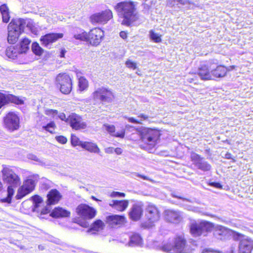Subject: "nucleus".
I'll list each match as a JSON object with an SVG mask.
<instances>
[{"mask_svg": "<svg viewBox=\"0 0 253 253\" xmlns=\"http://www.w3.org/2000/svg\"><path fill=\"white\" fill-rule=\"evenodd\" d=\"M114 151V149L113 147H108L105 149V152L107 154H112Z\"/></svg>", "mask_w": 253, "mask_h": 253, "instance_id": "obj_55", "label": "nucleus"}, {"mask_svg": "<svg viewBox=\"0 0 253 253\" xmlns=\"http://www.w3.org/2000/svg\"><path fill=\"white\" fill-rule=\"evenodd\" d=\"M143 212V204L141 202H138L133 205L129 215L132 220L137 221L141 218Z\"/></svg>", "mask_w": 253, "mask_h": 253, "instance_id": "obj_21", "label": "nucleus"}, {"mask_svg": "<svg viewBox=\"0 0 253 253\" xmlns=\"http://www.w3.org/2000/svg\"><path fill=\"white\" fill-rule=\"evenodd\" d=\"M2 178L4 182L11 186H17L20 184V177L6 165L2 166Z\"/></svg>", "mask_w": 253, "mask_h": 253, "instance_id": "obj_8", "label": "nucleus"}, {"mask_svg": "<svg viewBox=\"0 0 253 253\" xmlns=\"http://www.w3.org/2000/svg\"><path fill=\"white\" fill-rule=\"evenodd\" d=\"M238 249L239 253H252L253 250V240L248 237H241Z\"/></svg>", "mask_w": 253, "mask_h": 253, "instance_id": "obj_18", "label": "nucleus"}, {"mask_svg": "<svg viewBox=\"0 0 253 253\" xmlns=\"http://www.w3.org/2000/svg\"><path fill=\"white\" fill-rule=\"evenodd\" d=\"M0 11L2 15V21L7 23L10 19L9 9L6 5L3 4L0 6Z\"/></svg>", "mask_w": 253, "mask_h": 253, "instance_id": "obj_36", "label": "nucleus"}, {"mask_svg": "<svg viewBox=\"0 0 253 253\" xmlns=\"http://www.w3.org/2000/svg\"><path fill=\"white\" fill-rule=\"evenodd\" d=\"M142 244V239L139 234H134L130 237L128 242L129 246H141Z\"/></svg>", "mask_w": 253, "mask_h": 253, "instance_id": "obj_34", "label": "nucleus"}, {"mask_svg": "<svg viewBox=\"0 0 253 253\" xmlns=\"http://www.w3.org/2000/svg\"><path fill=\"white\" fill-rule=\"evenodd\" d=\"M32 51L36 55L38 56H41L43 52V49L40 46L39 44L37 42H35L32 43Z\"/></svg>", "mask_w": 253, "mask_h": 253, "instance_id": "obj_39", "label": "nucleus"}, {"mask_svg": "<svg viewBox=\"0 0 253 253\" xmlns=\"http://www.w3.org/2000/svg\"><path fill=\"white\" fill-rule=\"evenodd\" d=\"M127 119L129 122L133 123L143 125L144 122L149 121V116L146 114L140 113L137 116L136 119L133 117H125Z\"/></svg>", "mask_w": 253, "mask_h": 253, "instance_id": "obj_30", "label": "nucleus"}, {"mask_svg": "<svg viewBox=\"0 0 253 253\" xmlns=\"http://www.w3.org/2000/svg\"><path fill=\"white\" fill-rule=\"evenodd\" d=\"M6 55L9 58L14 59L17 57L18 55L22 54L21 51L18 47V45L8 46L5 51Z\"/></svg>", "mask_w": 253, "mask_h": 253, "instance_id": "obj_31", "label": "nucleus"}, {"mask_svg": "<svg viewBox=\"0 0 253 253\" xmlns=\"http://www.w3.org/2000/svg\"><path fill=\"white\" fill-rule=\"evenodd\" d=\"M113 17L112 11L109 9L96 12L89 17L90 22L93 25L105 24Z\"/></svg>", "mask_w": 253, "mask_h": 253, "instance_id": "obj_9", "label": "nucleus"}, {"mask_svg": "<svg viewBox=\"0 0 253 253\" xmlns=\"http://www.w3.org/2000/svg\"><path fill=\"white\" fill-rule=\"evenodd\" d=\"M125 221L124 216L111 215L106 217V222L112 227L123 224Z\"/></svg>", "mask_w": 253, "mask_h": 253, "instance_id": "obj_23", "label": "nucleus"}, {"mask_svg": "<svg viewBox=\"0 0 253 253\" xmlns=\"http://www.w3.org/2000/svg\"><path fill=\"white\" fill-rule=\"evenodd\" d=\"M35 181L32 178H28L23 181V184L18 188L16 198L21 199L31 193L35 189Z\"/></svg>", "mask_w": 253, "mask_h": 253, "instance_id": "obj_12", "label": "nucleus"}, {"mask_svg": "<svg viewBox=\"0 0 253 253\" xmlns=\"http://www.w3.org/2000/svg\"><path fill=\"white\" fill-rule=\"evenodd\" d=\"M55 126V125L54 123L50 122L49 124H48L46 126H43L42 128L44 130L52 133H53V132L54 131Z\"/></svg>", "mask_w": 253, "mask_h": 253, "instance_id": "obj_44", "label": "nucleus"}, {"mask_svg": "<svg viewBox=\"0 0 253 253\" xmlns=\"http://www.w3.org/2000/svg\"><path fill=\"white\" fill-rule=\"evenodd\" d=\"M31 30L32 33H33L34 34H35L36 35L38 34V30L36 28H31Z\"/></svg>", "mask_w": 253, "mask_h": 253, "instance_id": "obj_60", "label": "nucleus"}, {"mask_svg": "<svg viewBox=\"0 0 253 253\" xmlns=\"http://www.w3.org/2000/svg\"><path fill=\"white\" fill-rule=\"evenodd\" d=\"M0 202L1 203H7V204H10L11 202V198L8 197L0 199Z\"/></svg>", "mask_w": 253, "mask_h": 253, "instance_id": "obj_53", "label": "nucleus"}, {"mask_svg": "<svg viewBox=\"0 0 253 253\" xmlns=\"http://www.w3.org/2000/svg\"><path fill=\"white\" fill-rule=\"evenodd\" d=\"M31 41L26 38H23L20 42L18 47L22 53H26L29 49V44Z\"/></svg>", "mask_w": 253, "mask_h": 253, "instance_id": "obj_37", "label": "nucleus"}, {"mask_svg": "<svg viewBox=\"0 0 253 253\" xmlns=\"http://www.w3.org/2000/svg\"><path fill=\"white\" fill-rule=\"evenodd\" d=\"M211 228V223L203 221L192 223L190 226V231L194 236L197 237L210 231Z\"/></svg>", "mask_w": 253, "mask_h": 253, "instance_id": "obj_13", "label": "nucleus"}, {"mask_svg": "<svg viewBox=\"0 0 253 253\" xmlns=\"http://www.w3.org/2000/svg\"><path fill=\"white\" fill-rule=\"evenodd\" d=\"M172 196L174 197H177L180 199H181L183 202V203L181 204L182 205L183 207H184V208L186 209H187V210L192 211H194L195 212H201V210L199 208L195 207H193V206L188 205L187 203H189V201L187 199H184V198H182L180 197H178L177 196H175L174 194H172Z\"/></svg>", "mask_w": 253, "mask_h": 253, "instance_id": "obj_35", "label": "nucleus"}, {"mask_svg": "<svg viewBox=\"0 0 253 253\" xmlns=\"http://www.w3.org/2000/svg\"><path fill=\"white\" fill-rule=\"evenodd\" d=\"M126 65L127 68L132 69L133 70L135 69L137 67L136 63L130 60H127L126 62Z\"/></svg>", "mask_w": 253, "mask_h": 253, "instance_id": "obj_47", "label": "nucleus"}, {"mask_svg": "<svg viewBox=\"0 0 253 253\" xmlns=\"http://www.w3.org/2000/svg\"><path fill=\"white\" fill-rule=\"evenodd\" d=\"M120 37L123 39H126L127 38V33L125 31H121L120 33Z\"/></svg>", "mask_w": 253, "mask_h": 253, "instance_id": "obj_58", "label": "nucleus"}, {"mask_svg": "<svg viewBox=\"0 0 253 253\" xmlns=\"http://www.w3.org/2000/svg\"><path fill=\"white\" fill-rule=\"evenodd\" d=\"M162 250L169 253H189L190 247L186 244L183 235L176 236L172 244L168 243L162 247Z\"/></svg>", "mask_w": 253, "mask_h": 253, "instance_id": "obj_2", "label": "nucleus"}, {"mask_svg": "<svg viewBox=\"0 0 253 253\" xmlns=\"http://www.w3.org/2000/svg\"><path fill=\"white\" fill-rule=\"evenodd\" d=\"M9 102L14 103L20 105L24 104V101L17 97L7 92H0V108L4 104Z\"/></svg>", "mask_w": 253, "mask_h": 253, "instance_id": "obj_19", "label": "nucleus"}, {"mask_svg": "<svg viewBox=\"0 0 253 253\" xmlns=\"http://www.w3.org/2000/svg\"><path fill=\"white\" fill-rule=\"evenodd\" d=\"M117 155H120L122 153V150L120 148H117L114 149V151Z\"/></svg>", "mask_w": 253, "mask_h": 253, "instance_id": "obj_59", "label": "nucleus"}, {"mask_svg": "<svg viewBox=\"0 0 253 253\" xmlns=\"http://www.w3.org/2000/svg\"><path fill=\"white\" fill-rule=\"evenodd\" d=\"M225 72V69L222 67H216L213 69L211 65H204L199 68L198 74L203 80H211L223 77Z\"/></svg>", "mask_w": 253, "mask_h": 253, "instance_id": "obj_3", "label": "nucleus"}, {"mask_svg": "<svg viewBox=\"0 0 253 253\" xmlns=\"http://www.w3.org/2000/svg\"><path fill=\"white\" fill-rule=\"evenodd\" d=\"M110 197L112 198L114 197H124L125 196V194L124 193L119 192H113L110 194Z\"/></svg>", "mask_w": 253, "mask_h": 253, "instance_id": "obj_50", "label": "nucleus"}, {"mask_svg": "<svg viewBox=\"0 0 253 253\" xmlns=\"http://www.w3.org/2000/svg\"><path fill=\"white\" fill-rule=\"evenodd\" d=\"M81 73L77 72V77L78 79V87L80 91H83L88 87V83L87 80L84 77L81 76Z\"/></svg>", "mask_w": 253, "mask_h": 253, "instance_id": "obj_33", "label": "nucleus"}, {"mask_svg": "<svg viewBox=\"0 0 253 253\" xmlns=\"http://www.w3.org/2000/svg\"><path fill=\"white\" fill-rule=\"evenodd\" d=\"M191 158L196 166L198 165V162H200L203 159L199 155L194 153L191 154Z\"/></svg>", "mask_w": 253, "mask_h": 253, "instance_id": "obj_45", "label": "nucleus"}, {"mask_svg": "<svg viewBox=\"0 0 253 253\" xmlns=\"http://www.w3.org/2000/svg\"><path fill=\"white\" fill-rule=\"evenodd\" d=\"M3 126L7 130L13 132L20 128V116L15 112L10 111L3 117Z\"/></svg>", "mask_w": 253, "mask_h": 253, "instance_id": "obj_6", "label": "nucleus"}, {"mask_svg": "<svg viewBox=\"0 0 253 253\" xmlns=\"http://www.w3.org/2000/svg\"><path fill=\"white\" fill-rule=\"evenodd\" d=\"M217 67H222L225 69V74L224 75V77L226 75L227 71H230L233 70L235 67V66H230L228 67H226L223 66H218Z\"/></svg>", "mask_w": 253, "mask_h": 253, "instance_id": "obj_52", "label": "nucleus"}, {"mask_svg": "<svg viewBox=\"0 0 253 253\" xmlns=\"http://www.w3.org/2000/svg\"><path fill=\"white\" fill-rule=\"evenodd\" d=\"M55 139L58 142L62 144H65L67 141V138L62 135L56 136Z\"/></svg>", "mask_w": 253, "mask_h": 253, "instance_id": "obj_49", "label": "nucleus"}, {"mask_svg": "<svg viewBox=\"0 0 253 253\" xmlns=\"http://www.w3.org/2000/svg\"><path fill=\"white\" fill-rule=\"evenodd\" d=\"M109 205L118 211H123L127 208L128 201L127 200H112Z\"/></svg>", "mask_w": 253, "mask_h": 253, "instance_id": "obj_24", "label": "nucleus"}, {"mask_svg": "<svg viewBox=\"0 0 253 253\" xmlns=\"http://www.w3.org/2000/svg\"><path fill=\"white\" fill-rule=\"evenodd\" d=\"M106 130L113 136L124 138L125 135V129L122 128L121 130L115 131V127L113 125H109L107 124L104 125Z\"/></svg>", "mask_w": 253, "mask_h": 253, "instance_id": "obj_27", "label": "nucleus"}, {"mask_svg": "<svg viewBox=\"0 0 253 253\" xmlns=\"http://www.w3.org/2000/svg\"><path fill=\"white\" fill-rule=\"evenodd\" d=\"M58 117L59 118H60L61 120L65 121L66 122L67 119L66 117V115L63 113H60L58 114Z\"/></svg>", "mask_w": 253, "mask_h": 253, "instance_id": "obj_57", "label": "nucleus"}, {"mask_svg": "<svg viewBox=\"0 0 253 253\" xmlns=\"http://www.w3.org/2000/svg\"><path fill=\"white\" fill-rule=\"evenodd\" d=\"M104 224L101 220H96L92 224L90 230L98 231L103 229Z\"/></svg>", "mask_w": 253, "mask_h": 253, "instance_id": "obj_40", "label": "nucleus"}, {"mask_svg": "<svg viewBox=\"0 0 253 253\" xmlns=\"http://www.w3.org/2000/svg\"><path fill=\"white\" fill-rule=\"evenodd\" d=\"M149 37L150 40L154 42L159 43L162 42V35L153 30L149 32Z\"/></svg>", "mask_w": 253, "mask_h": 253, "instance_id": "obj_38", "label": "nucleus"}, {"mask_svg": "<svg viewBox=\"0 0 253 253\" xmlns=\"http://www.w3.org/2000/svg\"><path fill=\"white\" fill-rule=\"evenodd\" d=\"M82 148L90 153L99 154L100 152L97 144L92 142L84 141L82 144Z\"/></svg>", "mask_w": 253, "mask_h": 253, "instance_id": "obj_29", "label": "nucleus"}, {"mask_svg": "<svg viewBox=\"0 0 253 253\" xmlns=\"http://www.w3.org/2000/svg\"><path fill=\"white\" fill-rule=\"evenodd\" d=\"M202 253H221L218 251L211 250V249H206L203 251Z\"/></svg>", "mask_w": 253, "mask_h": 253, "instance_id": "obj_54", "label": "nucleus"}, {"mask_svg": "<svg viewBox=\"0 0 253 253\" xmlns=\"http://www.w3.org/2000/svg\"><path fill=\"white\" fill-rule=\"evenodd\" d=\"M12 186H13L10 185L7 187V196L11 199L14 193V190L12 188Z\"/></svg>", "mask_w": 253, "mask_h": 253, "instance_id": "obj_51", "label": "nucleus"}, {"mask_svg": "<svg viewBox=\"0 0 253 253\" xmlns=\"http://www.w3.org/2000/svg\"><path fill=\"white\" fill-rule=\"evenodd\" d=\"M94 102H110L114 97L111 90L104 87L97 88L92 94Z\"/></svg>", "mask_w": 253, "mask_h": 253, "instance_id": "obj_10", "label": "nucleus"}, {"mask_svg": "<svg viewBox=\"0 0 253 253\" xmlns=\"http://www.w3.org/2000/svg\"><path fill=\"white\" fill-rule=\"evenodd\" d=\"M25 22L23 19H15L12 20L8 26V42L14 44L17 41L19 37L23 31Z\"/></svg>", "mask_w": 253, "mask_h": 253, "instance_id": "obj_4", "label": "nucleus"}, {"mask_svg": "<svg viewBox=\"0 0 253 253\" xmlns=\"http://www.w3.org/2000/svg\"><path fill=\"white\" fill-rule=\"evenodd\" d=\"M228 233V229L221 226H218L216 227L215 231V236H225Z\"/></svg>", "mask_w": 253, "mask_h": 253, "instance_id": "obj_41", "label": "nucleus"}, {"mask_svg": "<svg viewBox=\"0 0 253 253\" xmlns=\"http://www.w3.org/2000/svg\"><path fill=\"white\" fill-rule=\"evenodd\" d=\"M225 158H227V159H231V154L228 153H226L225 154Z\"/></svg>", "mask_w": 253, "mask_h": 253, "instance_id": "obj_62", "label": "nucleus"}, {"mask_svg": "<svg viewBox=\"0 0 253 253\" xmlns=\"http://www.w3.org/2000/svg\"><path fill=\"white\" fill-rule=\"evenodd\" d=\"M72 34L76 40L88 42V33L81 28H73L72 30Z\"/></svg>", "mask_w": 253, "mask_h": 253, "instance_id": "obj_25", "label": "nucleus"}, {"mask_svg": "<svg viewBox=\"0 0 253 253\" xmlns=\"http://www.w3.org/2000/svg\"><path fill=\"white\" fill-rule=\"evenodd\" d=\"M179 4L186 5L189 9H193L195 6L194 3L187 0H168L167 1V5L171 7Z\"/></svg>", "mask_w": 253, "mask_h": 253, "instance_id": "obj_28", "label": "nucleus"}, {"mask_svg": "<svg viewBox=\"0 0 253 253\" xmlns=\"http://www.w3.org/2000/svg\"><path fill=\"white\" fill-rule=\"evenodd\" d=\"M210 185L213 186L217 188L220 189L222 188V185L219 183L212 182V183H210Z\"/></svg>", "mask_w": 253, "mask_h": 253, "instance_id": "obj_56", "label": "nucleus"}, {"mask_svg": "<svg viewBox=\"0 0 253 253\" xmlns=\"http://www.w3.org/2000/svg\"><path fill=\"white\" fill-rule=\"evenodd\" d=\"M146 217L147 221L145 223V226L147 228L153 226L160 218V213L157 208L153 205H148L146 208Z\"/></svg>", "mask_w": 253, "mask_h": 253, "instance_id": "obj_11", "label": "nucleus"}, {"mask_svg": "<svg viewBox=\"0 0 253 253\" xmlns=\"http://www.w3.org/2000/svg\"><path fill=\"white\" fill-rule=\"evenodd\" d=\"M31 199L33 201V211H34L40 212L41 215L45 214L50 212V205H48L43 208H42L43 203V200L40 196L39 195H35L31 197Z\"/></svg>", "mask_w": 253, "mask_h": 253, "instance_id": "obj_14", "label": "nucleus"}, {"mask_svg": "<svg viewBox=\"0 0 253 253\" xmlns=\"http://www.w3.org/2000/svg\"><path fill=\"white\" fill-rule=\"evenodd\" d=\"M63 37L62 33H49L42 36L40 41L42 44L46 47H48L51 43L55 42L59 39Z\"/></svg>", "mask_w": 253, "mask_h": 253, "instance_id": "obj_20", "label": "nucleus"}, {"mask_svg": "<svg viewBox=\"0 0 253 253\" xmlns=\"http://www.w3.org/2000/svg\"><path fill=\"white\" fill-rule=\"evenodd\" d=\"M104 36L103 31L100 28H95L88 33V42L93 45H97L101 42Z\"/></svg>", "mask_w": 253, "mask_h": 253, "instance_id": "obj_17", "label": "nucleus"}, {"mask_svg": "<svg viewBox=\"0 0 253 253\" xmlns=\"http://www.w3.org/2000/svg\"><path fill=\"white\" fill-rule=\"evenodd\" d=\"M136 6L137 2L129 0L120 1L114 6L122 25L130 26L138 20Z\"/></svg>", "mask_w": 253, "mask_h": 253, "instance_id": "obj_1", "label": "nucleus"}, {"mask_svg": "<svg viewBox=\"0 0 253 253\" xmlns=\"http://www.w3.org/2000/svg\"><path fill=\"white\" fill-rule=\"evenodd\" d=\"M76 211L79 215L85 219H92L96 215V211L86 205H79L76 209Z\"/></svg>", "mask_w": 253, "mask_h": 253, "instance_id": "obj_15", "label": "nucleus"}, {"mask_svg": "<svg viewBox=\"0 0 253 253\" xmlns=\"http://www.w3.org/2000/svg\"><path fill=\"white\" fill-rule=\"evenodd\" d=\"M70 212L61 208H56L50 213V215L53 217L58 218L61 217H68Z\"/></svg>", "mask_w": 253, "mask_h": 253, "instance_id": "obj_32", "label": "nucleus"}, {"mask_svg": "<svg viewBox=\"0 0 253 253\" xmlns=\"http://www.w3.org/2000/svg\"><path fill=\"white\" fill-rule=\"evenodd\" d=\"M27 158L29 160H33L35 162H38L39 163H42V161L36 155L33 154H29L27 155Z\"/></svg>", "mask_w": 253, "mask_h": 253, "instance_id": "obj_48", "label": "nucleus"}, {"mask_svg": "<svg viewBox=\"0 0 253 253\" xmlns=\"http://www.w3.org/2000/svg\"><path fill=\"white\" fill-rule=\"evenodd\" d=\"M71 142L73 146H80L81 147L82 144L84 143V141H81L77 136L74 134L71 135Z\"/></svg>", "mask_w": 253, "mask_h": 253, "instance_id": "obj_43", "label": "nucleus"}, {"mask_svg": "<svg viewBox=\"0 0 253 253\" xmlns=\"http://www.w3.org/2000/svg\"><path fill=\"white\" fill-rule=\"evenodd\" d=\"M55 84L60 91L65 94H69L72 88V81L67 74H59L55 79Z\"/></svg>", "mask_w": 253, "mask_h": 253, "instance_id": "obj_7", "label": "nucleus"}, {"mask_svg": "<svg viewBox=\"0 0 253 253\" xmlns=\"http://www.w3.org/2000/svg\"><path fill=\"white\" fill-rule=\"evenodd\" d=\"M66 122L69 123L72 128L75 130L85 128L86 124L83 121L81 117L75 113H72L67 119Z\"/></svg>", "mask_w": 253, "mask_h": 253, "instance_id": "obj_16", "label": "nucleus"}, {"mask_svg": "<svg viewBox=\"0 0 253 253\" xmlns=\"http://www.w3.org/2000/svg\"><path fill=\"white\" fill-rule=\"evenodd\" d=\"M47 197V205H53L58 203L61 196L57 190L52 189L49 191Z\"/></svg>", "mask_w": 253, "mask_h": 253, "instance_id": "obj_26", "label": "nucleus"}, {"mask_svg": "<svg viewBox=\"0 0 253 253\" xmlns=\"http://www.w3.org/2000/svg\"><path fill=\"white\" fill-rule=\"evenodd\" d=\"M45 114L47 116L54 118L58 114V112L56 110L46 109L45 110Z\"/></svg>", "mask_w": 253, "mask_h": 253, "instance_id": "obj_46", "label": "nucleus"}, {"mask_svg": "<svg viewBox=\"0 0 253 253\" xmlns=\"http://www.w3.org/2000/svg\"><path fill=\"white\" fill-rule=\"evenodd\" d=\"M137 176L138 177H141V178H143V179H145V180H147L148 179V178L146 176H144V175H142L137 174Z\"/></svg>", "mask_w": 253, "mask_h": 253, "instance_id": "obj_61", "label": "nucleus"}, {"mask_svg": "<svg viewBox=\"0 0 253 253\" xmlns=\"http://www.w3.org/2000/svg\"><path fill=\"white\" fill-rule=\"evenodd\" d=\"M164 214L166 219L170 222L178 223L183 218L182 214L180 211L172 210H166Z\"/></svg>", "mask_w": 253, "mask_h": 253, "instance_id": "obj_22", "label": "nucleus"}, {"mask_svg": "<svg viewBox=\"0 0 253 253\" xmlns=\"http://www.w3.org/2000/svg\"><path fill=\"white\" fill-rule=\"evenodd\" d=\"M196 167H197L199 169L204 171L209 170L211 168L210 165L207 162L203 161V159L200 162H198V164Z\"/></svg>", "mask_w": 253, "mask_h": 253, "instance_id": "obj_42", "label": "nucleus"}, {"mask_svg": "<svg viewBox=\"0 0 253 253\" xmlns=\"http://www.w3.org/2000/svg\"><path fill=\"white\" fill-rule=\"evenodd\" d=\"M2 188V183L1 182V181H0V190H1Z\"/></svg>", "mask_w": 253, "mask_h": 253, "instance_id": "obj_64", "label": "nucleus"}, {"mask_svg": "<svg viewBox=\"0 0 253 253\" xmlns=\"http://www.w3.org/2000/svg\"><path fill=\"white\" fill-rule=\"evenodd\" d=\"M138 131L142 141L151 148L158 143L161 135L159 130L149 127H142Z\"/></svg>", "mask_w": 253, "mask_h": 253, "instance_id": "obj_5", "label": "nucleus"}, {"mask_svg": "<svg viewBox=\"0 0 253 253\" xmlns=\"http://www.w3.org/2000/svg\"><path fill=\"white\" fill-rule=\"evenodd\" d=\"M91 198H92L93 200H95V201H99V200H98L96 198H95L94 196H92V197H91Z\"/></svg>", "mask_w": 253, "mask_h": 253, "instance_id": "obj_63", "label": "nucleus"}]
</instances>
